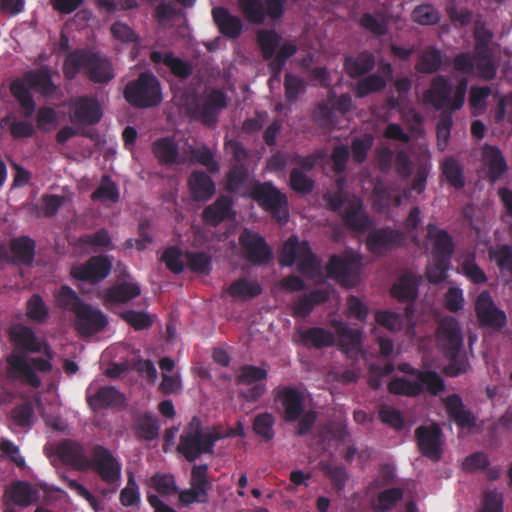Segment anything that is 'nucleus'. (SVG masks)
Here are the masks:
<instances>
[{
  "mask_svg": "<svg viewBox=\"0 0 512 512\" xmlns=\"http://www.w3.org/2000/svg\"><path fill=\"white\" fill-rule=\"evenodd\" d=\"M436 339L444 357L449 360L443 373L448 377H457L468 372V359L460 355L464 338L458 320L452 316L441 318L437 325Z\"/></svg>",
  "mask_w": 512,
  "mask_h": 512,
  "instance_id": "nucleus-1",
  "label": "nucleus"
},
{
  "mask_svg": "<svg viewBox=\"0 0 512 512\" xmlns=\"http://www.w3.org/2000/svg\"><path fill=\"white\" fill-rule=\"evenodd\" d=\"M222 438L216 431L204 432L200 419L193 417L180 435L177 452L194 462L203 454H213L216 442Z\"/></svg>",
  "mask_w": 512,
  "mask_h": 512,
  "instance_id": "nucleus-2",
  "label": "nucleus"
},
{
  "mask_svg": "<svg viewBox=\"0 0 512 512\" xmlns=\"http://www.w3.org/2000/svg\"><path fill=\"white\" fill-rule=\"evenodd\" d=\"M467 87V79L462 78L452 95L449 81L444 76L438 75L433 78L430 88L423 94V101L436 110L447 108L450 112L457 111L464 105Z\"/></svg>",
  "mask_w": 512,
  "mask_h": 512,
  "instance_id": "nucleus-3",
  "label": "nucleus"
},
{
  "mask_svg": "<svg viewBox=\"0 0 512 512\" xmlns=\"http://www.w3.org/2000/svg\"><path fill=\"white\" fill-rule=\"evenodd\" d=\"M29 88L35 89L43 94H50L54 91L51 74L47 69L27 73L22 80L11 84V92L19 101L25 117H30L35 111V103L29 92Z\"/></svg>",
  "mask_w": 512,
  "mask_h": 512,
  "instance_id": "nucleus-4",
  "label": "nucleus"
},
{
  "mask_svg": "<svg viewBox=\"0 0 512 512\" xmlns=\"http://www.w3.org/2000/svg\"><path fill=\"white\" fill-rule=\"evenodd\" d=\"M154 156L158 160H212L210 149L202 144H188L185 141L176 142L172 137L156 140L152 145Z\"/></svg>",
  "mask_w": 512,
  "mask_h": 512,
  "instance_id": "nucleus-5",
  "label": "nucleus"
},
{
  "mask_svg": "<svg viewBox=\"0 0 512 512\" xmlns=\"http://www.w3.org/2000/svg\"><path fill=\"white\" fill-rule=\"evenodd\" d=\"M258 205L280 224H285L289 218L288 200L285 194L281 193L271 183H257L250 192Z\"/></svg>",
  "mask_w": 512,
  "mask_h": 512,
  "instance_id": "nucleus-6",
  "label": "nucleus"
},
{
  "mask_svg": "<svg viewBox=\"0 0 512 512\" xmlns=\"http://www.w3.org/2000/svg\"><path fill=\"white\" fill-rule=\"evenodd\" d=\"M124 95L130 104L141 108L156 106L162 100L159 81L149 73L127 84Z\"/></svg>",
  "mask_w": 512,
  "mask_h": 512,
  "instance_id": "nucleus-7",
  "label": "nucleus"
},
{
  "mask_svg": "<svg viewBox=\"0 0 512 512\" xmlns=\"http://www.w3.org/2000/svg\"><path fill=\"white\" fill-rule=\"evenodd\" d=\"M238 9L250 23L260 25L266 18L276 22L284 16L285 0H238Z\"/></svg>",
  "mask_w": 512,
  "mask_h": 512,
  "instance_id": "nucleus-8",
  "label": "nucleus"
},
{
  "mask_svg": "<svg viewBox=\"0 0 512 512\" xmlns=\"http://www.w3.org/2000/svg\"><path fill=\"white\" fill-rule=\"evenodd\" d=\"M267 377V370L261 367L242 366L235 380L238 386H243L239 389V396L246 402H257L267 391L264 383Z\"/></svg>",
  "mask_w": 512,
  "mask_h": 512,
  "instance_id": "nucleus-9",
  "label": "nucleus"
},
{
  "mask_svg": "<svg viewBox=\"0 0 512 512\" xmlns=\"http://www.w3.org/2000/svg\"><path fill=\"white\" fill-rule=\"evenodd\" d=\"M88 469L97 473L103 482L114 484L121 478L122 465L108 448L97 444L92 448Z\"/></svg>",
  "mask_w": 512,
  "mask_h": 512,
  "instance_id": "nucleus-10",
  "label": "nucleus"
},
{
  "mask_svg": "<svg viewBox=\"0 0 512 512\" xmlns=\"http://www.w3.org/2000/svg\"><path fill=\"white\" fill-rule=\"evenodd\" d=\"M414 434L420 454L432 462H439L444 453V435L440 426L436 423L420 425Z\"/></svg>",
  "mask_w": 512,
  "mask_h": 512,
  "instance_id": "nucleus-11",
  "label": "nucleus"
},
{
  "mask_svg": "<svg viewBox=\"0 0 512 512\" xmlns=\"http://www.w3.org/2000/svg\"><path fill=\"white\" fill-rule=\"evenodd\" d=\"M111 270L112 262L109 256L96 255L91 256L84 263L73 265L70 269V275L75 280L96 285L105 280L110 275Z\"/></svg>",
  "mask_w": 512,
  "mask_h": 512,
  "instance_id": "nucleus-12",
  "label": "nucleus"
},
{
  "mask_svg": "<svg viewBox=\"0 0 512 512\" xmlns=\"http://www.w3.org/2000/svg\"><path fill=\"white\" fill-rule=\"evenodd\" d=\"M360 259L354 254H334L327 265V276L343 286H353L357 280Z\"/></svg>",
  "mask_w": 512,
  "mask_h": 512,
  "instance_id": "nucleus-13",
  "label": "nucleus"
},
{
  "mask_svg": "<svg viewBox=\"0 0 512 512\" xmlns=\"http://www.w3.org/2000/svg\"><path fill=\"white\" fill-rule=\"evenodd\" d=\"M239 244L243 257L253 265H264L272 257V250L264 237L248 228L240 233Z\"/></svg>",
  "mask_w": 512,
  "mask_h": 512,
  "instance_id": "nucleus-14",
  "label": "nucleus"
},
{
  "mask_svg": "<svg viewBox=\"0 0 512 512\" xmlns=\"http://www.w3.org/2000/svg\"><path fill=\"white\" fill-rule=\"evenodd\" d=\"M426 180L427 171L424 168H420L412 180L411 187L403 188L402 193L400 192L401 185L395 188H388L381 182L376 183L374 193L376 197L383 202V206H390L391 204L399 206L402 202V198H408L411 191L421 194L425 190Z\"/></svg>",
  "mask_w": 512,
  "mask_h": 512,
  "instance_id": "nucleus-15",
  "label": "nucleus"
},
{
  "mask_svg": "<svg viewBox=\"0 0 512 512\" xmlns=\"http://www.w3.org/2000/svg\"><path fill=\"white\" fill-rule=\"evenodd\" d=\"M74 316L73 327L80 336L95 335L108 325L106 315L88 303H85Z\"/></svg>",
  "mask_w": 512,
  "mask_h": 512,
  "instance_id": "nucleus-16",
  "label": "nucleus"
},
{
  "mask_svg": "<svg viewBox=\"0 0 512 512\" xmlns=\"http://www.w3.org/2000/svg\"><path fill=\"white\" fill-rule=\"evenodd\" d=\"M274 399L283 408V419L295 422L305 411V396L294 386H282L274 390Z\"/></svg>",
  "mask_w": 512,
  "mask_h": 512,
  "instance_id": "nucleus-17",
  "label": "nucleus"
},
{
  "mask_svg": "<svg viewBox=\"0 0 512 512\" xmlns=\"http://www.w3.org/2000/svg\"><path fill=\"white\" fill-rule=\"evenodd\" d=\"M86 402L92 411L97 412L104 409L123 407L126 403V397L116 387L111 385L98 387L94 392L89 387L86 391Z\"/></svg>",
  "mask_w": 512,
  "mask_h": 512,
  "instance_id": "nucleus-18",
  "label": "nucleus"
},
{
  "mask_svg": "<svg viewBox=\"0 0 512 512\" xmlns=\"http://www.w3.org/2000/svg\"><path fill=\"white\" fill-rule=\"evenodd\" d=\"M475 312L482 326L501 329L506 325V315L499 310L488 291H482L475 302Z\"/></svg>",
  "mask_w": 512,
  "mask_h": 512,
  "instance_id": "nucleus-19",
  "label": "nucleus"
},
{
  "mask_svg": "<svg viewBox=\"0 0 512 512\" xmlns=\"http://www.w3.org/2000/svg\"><path fill=\"white\" fill-rule=\"evenodd\" d=\"M403 240V234L399 230L385 227L369 232L366 246L371 253L383 255L400 246Z\"/></svg>",
  "mask_w": 512,
  "mask_h": 512,
  "instance_id": "nucleus-20",
  "label": "nucleus"
},
{
  "mask_svg": "<svg viewBox=\"0 0 512 512\" xmlns=\"http://www.w3.org/2000/svg\"><path fill=\"white\" fill-rule=\"evenodd\" d=\"M131 429L138 441L152 442L160 435V421L151 412H135L132 414Z\"/></svg>",
  "mask_w": 512,
  "mask_h": 512,
  "instance_id": "nucleus-21",
  "label": "nucleus"
},
{
  "mask_svg": "<svg viewBox=\"0 0 512 512\" xmlns=\"http://www.w3.org/2000/svg\"><path fill=\"white\" fill-rule=\"evenodd\" d=\"M101 117L102 110L96 100L81 97L71 102V122L81 125H90L99 122Z\"/></svg>",
  "mask_w": 512,
  "mask_h": 512,
  "instance_id": "nucleus-22",
  "label": "nucleus"
},
{
  "mask_svg": "<svg viewBox=\"0 0 512 512\" xmlns=\"http://www.w3.org/2000/svg\"><path fill=\"white\" fill-rule=\"evenodd\" d=\"M7 374L11 379H20L22 382L37 389L41 386V379L34 368L28 363L22 354H11L6 358Z\"/></svg>",
  "mask_w": 512,
  "mask_h": 512,
  "instance_id": "nucleus-23",
  "label": "nucleus"
},
{
  "mask_svg": "<svg viewBox=\"0 0 512 512\" xmlns=\"http://www.w3.org/2000/svg\"><path fill=\"white\" fill-rule=\"evenodd\" d=\"M9 338L17 349L25 353L46 352L48 349L47 345L38 339L30 327L22 324L9 330Z\"/></svg>",
  "mask_w": 512,
  "mask_h": 512,
  "instance_id": "nucleus-24",
  "label": "nucleus"
},
{
  "mask_svg": "<svg viewBox=\"0 0 512 512\" xmlns=\"http://www.w3.org/2000/svg\"><path fill=\"white\" fill-rule=\"evenodd\" d=\"M446 413L460 428H474L476 417L472 411L465 407L459 394L453 393L442 399Z\"/></svg>",
  "mask_w": 512,
  "mask_h": 512,
  "instance_id": "nucleus-25",
  "label": "nucleus"
},
{
  "mask_svg": "<svg viewBox=\"0 0 512 512\" xmlns=\"http://www.w3.org/2000/svg\"><path fill=\"white\" fill-rule=\"evenodd\" d=\"M343 225L355 232L367 231L372 222L363 209V203L360 199L354 198L348 202V205L341 213Z\"/></svg>",
  "mask_w": 512,
  "mask_h": 512,
  "instance_id": "nucleus-26",
  "label": "nucleus"
},
{
  "mask_svg": "<svg viewBox=\"0 0 512 512\" xmlns=\"http://www.w3.org/2000/svg\"><path fill=\"white\" fill-rule=\"evenodd\" d=\"M56 453L63 463L71 465L76 470H88L89 458L85 454L84 447L78 442L64 440L58 445Z\"/></svg>",
  "mask_w": 512,
  "mask_h": 512,
  "instance_id": "nucleus-27",
  "label": "nucleus"
},
{
  "mask_svg": "<svg viewBox=\"0 0 512 512\" xmlns=\"http://www.w3.org/2000/svg\"><path fill=\"white\" fill-rule=\"evenodd\" d=\"M233 217V200L229 196H220L214 203L205 207L202 212L203 221L213 227Z\"/></svg>",
  "mask_w": 512,
  "mask_h": 512,
  "instance_id": "nucleus-28",
  "label": "nucleus"
},
{
  "mask_svg": "<svg viewBox=\"0 0 512 512\" xmlns=\"http://www.w3.org/2000/svg\"><path fill=\"white\" fill-rule=\"evenodd\" d=\"M427 238L434 240L432 257L451 261V257L454 253V244L452 237L447 231L438 229L435 224L429 223L427 225Z\"/></svg>",
  "mask_w": 512,
  "mask_h": 512,
  "instance_id": "nucleus-29",
  "label": "nucleus"
},
{
  "mask_svg": "<svg viewBox=\"0 0 512 512\" xmlns=\"http://www.w3.org/2000/svg\"><path fill=\"white\" fill-rule=\"evenodd\" d=\"M141 293V288L137 283L121 282L110 286L103 291V302L105 305L127 303L136 298Z\"/></svg>",
  "mask_w": 512,
  "mask_h": 512,
  "instance_id": "nucleus-30",
  "label": "nucleus"
},
{
  "mask_svg": "<svg viewBox=\"0 0 512 512\" xmlns=\"http://www.w3.org/2000/svg\"><path fill=\"white\" fill-rule=\"evenodd\" d=\"M421 277L411 272L404 273L391 288V295L400 302L413 303L418 296Z\"/></svg>",
  "mask_w": 512,
  "mask_h": 512,
  "instance_id": "nucleus-31",
  "label": "nucleus"
},
{
  "mask_svg": "<svg viewBox=\"0 0 512 512\" xmlns=\"http://www.w3.org/2000/svg\"><path fill=\"white\" fill-rule=\"evenodd\" d=\"M297 333L299 336L298 343L306 347L321 349L325 347H331L335 342L334 334L322 327L299 329Z\"/></svg>",
  "mask_w": 512,
  "mask_h": 512,
  "instance_id": "nucleus-32",
  "label": "nucleus"
},
{
  "mask_svg": "<svg viewBox=\"0 0 512 512\" xmlns=\"http://www.w3.org/2000/svg\"><path fill=\"white\" fill-rule=\"evenodd\" d=\"M328 299L329 293L322 289H316L308 294L300 295L292 306V315L295 318H306L311 314L315 306L325 303Z\"/></svg>",
  "mask_w": 512,
  "mask_h": 512,
  "instance_id": "nucleus-33",
  "label": "nucleus"
},
{
  "mask_svg": "<svg viewBox=\"0 0 512 512\" xmlns=\"http://www.w3.org/2000/svg\"><path fill=\"white\" fill-rule=\"evenodd\" d=\"M189 189L197 201H207L215 193V184L211 177L203 171H194L188 179Z\"/></svg>",
  "mask_w": 512,
  "mask_h": 512,
  "instance_id": "nucleus-34",
  "label": "nucleus"
},
{
  "mask_svg": "<svg viewBox=\"0 0 512 512\" xmlns=\"http://www.w3.org/2000/svg\"><path fill=\"white\" fill-rule=\"evenodd\" d=\"M87 75L96 83H106L114 78L112 64L107 58L90 52Z\"/></svg>",
  "mask_w": 512,
  "mask_h": 512,
  "instance_id": "nucleus-35",
  "label": "nucleus"
},
{
  "mask_svg": "<svg viewBox=\"0 0 512 512\" xmlns=\"http://www.w3.org/2000/svg\"><path fill=\"white\" fill-rule=\"evenodd\" d=\"M212 15L219 30L226 36L235 38L242 31V21L239 17L232 15L223 7H216L212 10Z\"/></svg>",
  "mask_w": 512,
  "mask_h": 512,
  "instance_id": "nucleus-36",
  "label": "nucleus"
},
{
  "mask_svg": "<svg viewBox=\"0 0 512 512\" xmlns=\"http://www.w3.org/2000/svg\"><path fill=\"white\" fill-rule=\"evenodd\" d=\"M10 249L15 256V261L30 266L35 258L36 243L28 236L13 238L10 241Z\"/></svg>",
  "mask_w": 512,
  "mask_h": 512,
  "instance_id": "nucleus-37",
  "label": "nucleus"
},
{
  "mask_svg": "<svg viewBox=\"0 0 512 512\" xmlns=\"http://www.w3.org/2000/svg\"><path fill=\"white\" fill-rule=\"evenodd\" d=\"M296 262L298 271L306 277L313 278L320 272V261L307 241H302V248Z\"/></svg>",
  "mask_w": 512,
  "mask_h": 512,
  "instance_id": "nucleus-38",
  "label": "nucleus"
},
{
  "mask_svg": "<svg viewBox=\"0 0 512 512\" xmlns=\"http://www.w3.org/2000/svg\"><path fill=\"white\" fill-rule=\"evenodd\" d=\"M262 291L263 288L257 280L249 281L246 278L233 281L227 289V293L235 299H252L259 296Z\"/></svg>",
  "mask_w": 512,
  "mask_h": 512,
  "instance_id": "nucleus-39",
  "label": "nucleus"
},
{
  "mask_svg": "<svg viewBox=\"0 0 512 512\" xmlns=\"http://www.w3.org/2000/svg\"><path fill=\"white\" fill-rule=\"evenodd\" d=\"M55 305L74 315L85 304L79 295L68 285H62L54 295Z\"/></svg>",
  "mask_w": 512,
  "mask_h": 512,
  "instance_id": "nucleus-40",
  "label": "nucleus"
},
{
  "mask_svg": "<svg viewBox=\"0 0 512 512\" xmlns=\"http://www.w3.org/2000/svg\"><path fill=\"white\" fill-rule=\"evenodd\" d=\"M90 52L76 51L68 55L64 62L63 73L67 79H73L79 72L87 74Z\"/></svg>",
  "mask_w": 512,
  "mask_h": 512,
  "instance_id": "nucleus-41",
  "label": "nucleus"
},
{
  "mask_svg": "<svg viewBox=\"0 0 512 512\" xmlns=\"http://www.w3.org/2000/svg\"><path fill=\"white\" fill-rule=\"evenodd\" d=\"M151 60L154 63L163 62L168 68L171 69L173 74L182 78L187 77L192 70L191 66L187 62L173 56L171 53H166L163 55L161 52L154 51L151 54Z\"/></svg>",
  "mask_w": 512,
  "mask_h": 512,
  "instance_id": "nucleus-42",
  "label": "nucleus"
},
{
  "mask_svg": "<svg viewBox=\"0 0 512 512\" xmlns=\"http://www.w3.org/2000/svg\"><path fill=\"white\" fill-rule=\"evenodd\" d=\"M275 417L272 413L263 412L257 414L252 423L253 432L259 436L262 441L269 442L275 436L274 431Z\"/></svg>",
  "mask_w": 512,
  "mask_h": 512,
  "instance_id": "nucleus-43",
  "label": "nucleus"
},
{
  "mask_svg": "<svg viewBox=\"0 0 512 512\" xmlns=\"http://www.w3.org/2000/svg\"><path fill=\"white\" fill-rule=\"evenodd\" d=\"M374 65V56L368 52H363L355 58H346L345 61L346 71L352 77H358L369 72L373 69Z\"/></svg>",
  "mask_w": 512,
  "mask_h": 512,
  "instance_id": "nucleus-44",
  "label": "nucleus"
},
{
  "mask_svg": "<svg viewBox=\"0 0 512 512\" xmlns=\"http://www.w3.org/2000/svg\"><path fill=\"white\" fill-rule=\"evenodd\" d=\"M403 494V489L399 487L385 489L377 495L373 507L377 512H388L402 500Z\"/></svg>",
  "mask_w": 512,
  "mask_h": 512,
  "instance_id": "nucleus-45",
  "label": "nucleus"
},
{
  "mask_svg": "<svg viewBox=\"0 0 512 512\" xmlns=\"http://www.w3.org/2000/svg\"><path fill=\"white\" fill-rule=\"evenodd\" d=\"M26 316L36 323H44L49 318V307L40 294L35 293L27 300Z\"/></svg>",
  "mask_w": 512,
  "mask_h": 512,
  "instance_id": "nucleus-46",
  "label": "nucleus"
},
{
  "mask_svg": "<svg viewBox=\"0 0 512 512\" xmlns=\"http://www.w3.org/2000/svg\"><path fill=\"white\" fill-rule=\"evenodd\" d=\"M442 63V55L440 50L435 47H429L420 55L416 64V70L421 73H433L437 71Z\"/></svg>",
  "mask_w": 512,
  "mask_h": 512,
  "instance_id": "nucleus-47",
  "label": "nucleus"
},
{
  "mask_svg": "<svg viewBox=\"0 0 512 512\" xmlns=\"http://www.w3.org/2000/svg\"><path fill=\"white\" fill-rule=\"evenodd\" d=\"M120 195L116 184L111 180L110 176L104 175L97 189L91 194L93 201L116 203L119 201Z\"/></svg>",
  "mask_w": 512,
  "mask_h": 512,
  "instance_id": "nucleus-48",
  "label": "nucleus"
},
{
  "mask_svg": "<svg viewBox=\"0 0 512 512\" xmlns=\"http://www.w3.org/2000/svg\"><path fill=\"white\" fill-rule=\"evenodd\" d=\"M388 391L391 394L407 397H416L422 393V388L417 381H410L403 377L393 378L388 383Z\"/></svg>",
  "mask_w": 512,
  "mask_h": 512,
  "instance_id": "nucleus-49",
  "label": "nucleus"
},
{
  "mask_svg": "<svg viewBox=\"0 0 512 512\" xmlns=\"http://www.w3.org/2000/svg\"><path fill=\"white\" fill-rule=\"evenodd\" d=\"M418 383L422 388V392L426 390L433 396L443 392L446 388L443 378L433 370L419 372Z\"/></svg>",
  "mask_w": 512,
  "mask_h": 512,
  "instance_id": "nucleus-50",
  "label": "nucleus"
},
{
  "mask_svg": "<svg viewBox=\"0 0 512 512\" xmlns=\"http://www.w3.org/2000/svg\"><path fill=\"white\" fill-rule=\"evenodd\" d=\"M184 256L186 265L192 272L203 275L211 272V257L208 253L187 251Z\"/></svg>",
  "mask_w": 512,
  "mask_h": 512,
  "instance_id": "nucleus-51",
  "label": "nucleus"
},
{
  "mask_svg": "<svg viewBox=\"0 0 512 512\" xmlns=\"http://www.w3.org/2000/svg\"><path fill=\"white\" fill-rule=\"evenodd\" d=\"M302 242H299L295 235L290 236L283 244L279 254V263L284 267H291L296 263L300 255Z\"/></svg>",
  "mask_w": 512,
  "mask_h": 512,
  "instance_id": "nucleus-52",
  "label": "nucleus"
},
{
  "mask_svg": "<svg viewBox=\"0 0 512 512\" xmlns=\"http://www.w3.org/2000/svg\"><path fill=\"white\" fill-rule=\"evenodd\" d=\"M320 469L338 492L345 488L348 474L344 466L321 462Z\"/></svg>",
  "mask_w": 512,
  "mask_h": 512,
  "instance_id": "nucleus-53",
  "label": "nucleus"
},
{
  "mask_svg": "<svg viewBox=\"0 0 512 512\" xmlns=\"http://www.w3.org/2000/svg\"><path fill=\"white\" fill-rule=\"evenodd\" d=\"M249 179V171L244 165H234L226 176V189L231 193H238Z\"/></svg>",
  "mask_w": 512,
  "mask_h": 512,
  "instance_id": "nucleus-54",
  "label": "nucleus"
},
{
  "mask_svg": "<svg viewBox=\"0 0 512 512\" xmlns=\"http://www.w3.org/2000/svg\"><path fill=\"white\" fill-rule=\"evenodd\" d=\"M7 494L14 504L22 507H28L33 502L34 492L31 485L24 481L16 482Z\"/></svg>",
  "mask_w": 512,
  "mask_h": 512,
  "instance_id": "nucleus-55",
  "label": "nucleus"
},
{
  "mask_svg": "<svg viewBox=\"0 0 512 512\" xmlns=\"http://www.w3.org/2000/svg\"><path fill=\"white\" fill-rule=\"evenodd\" d=\"M297 52V46L294 42L288 41L281 45L279 51L277 52L275 58L271 60L270 66L272 70H274L275 74L270 79V83L272 84L274 81L280 82L279 73L285 63V61L293 56Z\"/></svg>",
  "mask_w": 512,
  "mask_h": 512,
  "instance_id": "nucleus-56",
  "label": "nucleus"
},
{
  "mask_svg": "<svg viewBox=\"0 0 512 512\" xmlns=\"http://www.w3.org/2000/svg\"><path fill=\"white\" fill-rule=\"evenodd\" d=\"M120 502L125 507L136 506L140 503L139 486L133 472H127V485L120 492Z\"/></svg>",
  "mask_w": 512,
  "mask_h": 512,
  "instance_id": "nucleus-57",
  "label": "nucleus"
},
{
  "mask_svg": "<svg viewBox=\"0 0 512 512\" xmlns=\"http://www.w3.org/2000/svg\"><path fill=\"white\" fill-rule=\"evenodd\" d=\"M225 106V95L220 91H212L205 100L203 110L201 111V116L205 122H212L215 113Z\"/></svg>",
  "mask_w": 512,
  "mask_h": 512,
  "instance_id": "nucleus-58",
  "label": "nucleus"
},
{
  "mask_svg": "<svg viewBox=\"0 0 512 512\" xmlns=\"http://www.w3.org/2000/svg\"><path fill=\"white\" fill-rule=\"evenodd\" d=\"M280 39V36L274 30L263 29L258 31L257 40L266 60L273 58L275 49L279 45Z\"/></svg>",
  "mask_w": 512,
  "mask_h": 512,
  "instance_id": "nucleus-59",
  "label": "nucleus"
},
{
  "mask_svg": "<svg viewBox=\"0 0 512 512\" xmlns=\"http://www.w3.org/2000/svg\"><path fill=\"white\" fill-rule=\"evenodd\" d=\"M120 317L137 331L149 329L153 325L151 315L144 311L126 310Z\"/></svg>",
  "mask_w": 512,
  "mask_h": 512,
  "instance_id": "nucleus-60",
  "label": "nucleus"
},
{
  "mask_svg": "<svg viewBox=\"0 0 512 512\" xmlns=\"http://www.w3.org/2000/svg\"><path fill=\"white\" fill-rule=\"evenodd\" d=\"M411 16L413 21L420 25H435L440 21L438 10L429 4L418 5Z\"/></svg>",
  "mask_w": 512,
  "mask_h": 512,
  "instance_id": "nucleus-61",
  "label": "nucleus"
},
{
  "mask_svg": "<svg viewBox=\"0 0 512 512\" xmlns=\"http://www.w3.org/2000/svg\"><path fill=\"white\" fill-rule=\"evenodd\" d=\"M11 418L14 423L19 427L26 428L30 427L34 418V406L32 402L26 401L24 403L16 405L11 410Z\"/></svg>",
  "mask_w": 512,
  "mask_h": 512,
  "instance_id": "nucleus-62",
  "label": "nucleus"
},
{
  "mask_svg": "<svg viewBox=\"0 0 512 512\" xmlns=\"http://www.w3.org/2000/svg\"><path fill=\"white\" fill-rule=\"evenodd\" d=\"M495 98L497 99V109L495 112L496 122H506L512 128V93L506 95L497 93Z\"/></svg>",
  "mask_w": 512,
  "mask_h": 512,
  "instance_id": "nucleus-63",
  "label": "nucleus"
},
{
  "mask_svg": "<svg viewBox=\"0 0 512 512\" xmlns=\"http://www.w3.org/2000/svg\"><path fill=\"white\" fill-rule=\"evenodd\" d=\"M478 512H503V495L497 490L484 491Z\"/></svg>",
  "mask_w": 512,
  "mask_h": 512,
  "instance_id": "nucleus-64",
  "label": "nucleus"
}]
</instances>
